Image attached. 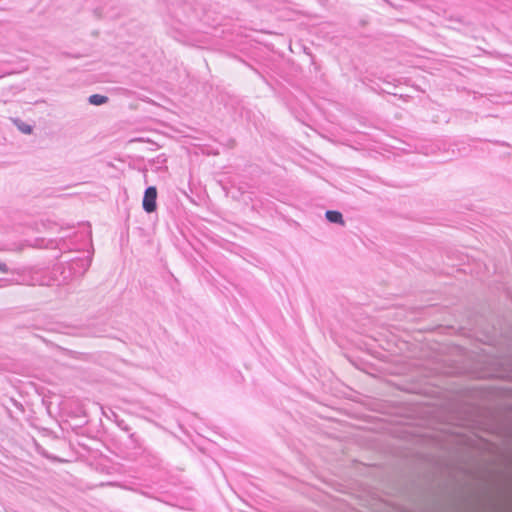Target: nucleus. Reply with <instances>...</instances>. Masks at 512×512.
I'll return each instance as SVG.
<instances>
[{"instance_id": "obj_3", "label": "nucleus", "mask_w": 512, "mask_h": 512, "mask_svg": "<svg viewBox=\"0 0 512 512\" xmlns=\"http://www.w3.org/2000/svg\"><path fill=\"white\" fill-rule=\"evenodd\" d=\"M325 217L330 223L340 224V225L345 224L342 213L337 210L326 211Z\"/></svg>"}, {"instance_id": "obj_4", "label": "nucleus", "mask_w": 512, "mask_h": 512, "mask_svg": "<svg viewBox=\"0 0 512 512\" xmlns=\"http://www.w3.org/2000/svg\"><path fill=\"white\" fill-rule=\"evenodd\" d=\"M109 98L101 94H92L88 98V102L91 105L99 106L107 103Z\"/></svg>"}, {"instance_id": "obj_7", "label": "nucleus", "mask_w": 512, "mask_h": 512, "mask_svg": "<svg viewBox=\"0 0 512 512\" xmlns=\"http://www.w3.org/2000/svg\"><path fill=\"white\" fill-rule=\"evenodd\" d=\"M118 426L126 432L130 431V427L127 424H124V421L118 422Z\"/></svg>"}, {"instance_id": "obj_2", "label": "nucleus", "mask_w": 512, "mask_h": 512, "mask_svg": "<svg viewBox=\"0 0 512 512\" xmlns=\"http://www.w3.org/2000/svg\"><path fill=\"white\" fill-rule=\"evenodd\" d=\"M91 257L87 256L85 258H77L73 259L70 262V269L75 273L79 274L80 276L84 275V273L89 269L91 265Z\"/></svg>"}, {"instance_id": "obj_6", "label": "nucleus", "mask_w": 512, "mask_h": 512, "mask_svg": "<svg viewBox=\"0 0 512 512\" xmlns=\"http://www.w3.org/2000/svg\"><path fill=\"white\" fill-rule=\"evenodd\" d=\"M129 447L134 450H138L142 448L141 440L136 433L129 434Z\"/></svg>"}, {"instance_id": "obj_1", "label": "nucleus", "mask_w": 512, "mask_h": 512, "mask_svg": "<svg viewBox=\"0 0 512 512\" xmlns=\"http://www.w3.org/2000/svg\"><path fill=\"white\" fill-rule=\"evenodd\" d=\"M143 210L147 213L155 212L157 209V189L155 186H149L145 189L143 200Z\"/></svg>"}, {"instance_id": "obj_8", "label": "nucleus", "mask_w": 512, "mask_h": 512, "mask_svg": "<svg viewBox=\"0 0 512 512\" xmlns=\"http://www.w3.org/2000/svg\"><path fill=\"white\" fill-rule=\"evenodd\" d=\"M8 270L9 269H8L7 265L5 263H3V262H0V272L7 273Z\"/></svg>"}, {"instance_id": "obj_5", "label": "nucleus", "mask_w": 512, "mask_h": 512, "mask_svg": "<svg viewBox=\"0 0 512 512\" xmlns=\"http://www.w3.org/2000/svg\"><path fill=\"white\" fill-rule=\"evenodd\" d=\"M14 124L17 126V128L24 134H31L32 133V126L23 122L20 119H15Z\"/></svg>"}]
</instances>
